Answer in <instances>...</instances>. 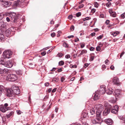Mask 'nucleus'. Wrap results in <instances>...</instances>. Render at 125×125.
Masks as SVG:
<instances>
[{"label": "nucleus", "instance_id": "obj_38", "mask_svg": "<svg viewBox=\"0 0 125 125\" xmlns=\"http://www.w3.org/2000/svg\"><path fill=\"white\" fill-rule=\"evenodd\" d=\"M4 15L2 13H0V20L2 19Z\"/></svg>", "mask_w": 125, "mask_h": 125}, {"label": "nucleus", "instance_id": "obj_50", "mask_svg": "<svg viewBox=\"0 0 125 125\" xmlns=\"http://www.w3.org/2000/svg\"><path fill=\"white\" fill-rule=\"evenodd\" d=\"M72 18H73V16H72L71 15H69L68 17V19L70 20L72 19Z\"/></svg>", "mask_w": 125, "mask_h": 125}, {"label": "nucleus", "instance_id": "obj_39", "mask_svg": "<svg viewBox=\"0 0 125 125\" xmlns=\"http://www.w3.org/2000/svg\"><path fill=\"white\" fill-rule=\"evenodd\" d=\"M105 63L106 64L108 65L109 64V61L108 59H106L105 61Z\"/></svg>", "mask_w": 125, "mask_h": 125}, {"label": "nucleus", "instance_id": "obj_13", "mask_svg": "<svg viewBox=\"0 0 125 125\" xmlns=\"http://www.w3.org/2000/svg\"><path fill=\"white\" fill-rule=\"evenodd\" d=\"M120 91L119 89L115 90L114 93V94L115 96L116 97H119L120 94Z\"/></svg>", "mask_w": 125, "mask_h": 125}, {"label": "nucleus", "instance_id": "obj_16", "mask_svg": "<svg viewBox=\"0 0 125 125\" xmlns=\"http://www.w3.org/2000/svg\"><path fill=\"white\" fill-rule=\"evenodd\" d=\"M112 82L114 84H118L119 83V79L117 77H115L113 79Z\"/></svg>", "mask_w": 125, "mask_h": 125}, {"label": "nucleus", "instance_id": "obj_62", "mask_svg": "<svg viewBox=\"0 0 125 125\" xmlns=\"http://www.w3.org/2000/svg\"><path fill=\"white\" fill-rule=\"evenodd\" d=\"M95 34V33L94 32L92 33L91 34V35L92 36H94Z\"/></svg>", "mask_w": 125, "mask_h": 125}, {"label": "nucleus", "instance_id": "obj_8", "mask_svg": "<svg viewBox=\"0 0 125 125\" xmlns=\"http://www.w3.org/2000/svg\"><path fill=\"white\" fill-rule=\"evenodd\" d=\"M105 86L104 85H101L100 86V88L99 89V93L101 94H104L106 92L105 90Z\"/></svg>", "mask_w": 125, "mask_h": 125}, {"label": "nucleus", "instance_id": "obj_20", "mask_svg": "<svg viewBox=\"0 0 125 125\" xmlns=\"http://www.w3.org/2000/svg\"><path fill=\"white\" fill-rule=\"evenodd\" d=\"M6 29V25L4 24H1V30L2 31L4 32Z\"/></svg>", "mask_w": 125, "mask_h": 125}, {"label": "nucleus", "instance_id": "obj_23", "mask_svg": "<svg viewBox=\"0 0 125 125\" xmlns=\"http://www.w3.org/2000/svg\"><path fill=\"white\" fill-rule=\"evenodd\" d=\"M7 71V70L6 69H2L0 68V74H2L6 73Z\"/></svg>", "mask_w": 125, "mask_h": 125}, {"label": "nucleus", "instance_id": "obj_9", "mask_svg": "<svg viewBox=\"0 0 125 125\" xmlns=\"http://www.w3.org/2000/svg\"><path fill=\"white\" fill-rule=\"evenodd\" d=\"M99 116L100 117V118H99V119H98L97 118L98 117L97 116V115H96V120L95 119H92L91 120L92 123L94 124H96L98 123L99 121L101 119V115H100Z\"/></svg>", "mask_w": 125, "mask_h": 125}, {"label": "nucleus", "instance_id": "obj_56", "mask_svg": "<svg viewBox=\"0 0 125 125\" xmlns=\"http://www.w3.org/2000/svg\"><path fill=\"white\" fill-rule=\"evenodd\" d=\"M85 46V45L83 44H81V48H83Z\"/></svg>", "mask_w": 125, "mask_h": 125}, {"label": "nucleus", "instance_id": "obj_24", "mask_svg": "<svg viewBox=\"0 0 125 125\" xmlns=\"http://www.w3.org/2000/svg\"><path fill=\"white\" fill-rule=\"evenodd\" d=\"M87 116V113H85L83 112L82 113L81 115V117L82 118H85Z\"/></svg>", "mask_w": 125, "mask_h": 125}, {"label": "nucleus", "instance_id": "obj_55", "mask_svg": "<svg viewBox=\"0 0 125 125\" xmlns=\"http://www.w3.org/2000/svg\"><path fill=\"white\" fill-rule=\"evenodd\" d=\"M45 86L47 87L49 85V83L47 82L45 83Z\"/></svg>", "mask_w": 125, "mask_h": 125}, {"label": "nucleus", "instance_id": "obj_43", "mask_svg": "<svg viewBox=\"0 0 125 125\" xmlns=\"http://www.w3.org/2000/svg\"><path fill=\"white\" fill-rule=\"evenodd\" d=\"M74 26L73 25H72L70 27V29L72 31H73L74 30Z\"/></svg>", "mask_w": 125, "mask_h": 125}, {"label": "nucleus", "instance_id": "obj_60", "mask_svg": "<svg viewBox=\"0 0 125 125\" xmlns=\"http://www.w3.org/2000/svg\"><path fill=\"white\" fill-rule=\"evenodd\" d=\"M102 68L103 70H104L106 68V66L104 65H102Z\"/></svg>", "mask_w": 125, "mask_h": 125}, {"label": "nucleus", "instance_id": "obj_53", "mask_svg": "<svg viewBox=\"0 0 125 125\" xmlns=\"http://www.w3.org/2000/svg\"><path fill=\"white\" fill-rule=\"evenodd\" d=\"M90 64H88L87 63H86L84 64V67L86 68Z\"/></svg>", "mask_w": 125, "mask_h": 125}, {"label": "nucleus", "instance_id": "obj_19", "mask_svg": "<svg viewBox=\"0 0 125 125\" xmlns=\"http://www.w3.org/2000/svg\"><path fill=\"white\" fill-rule=\"evenodd\" d=\"M114 91V90L111 88L108 89L106 91V92L108 94L110 95L112 94Z\"/></svg>", "mask_w": 125, "mask_h": 125}, {"label": "nucleus", "instance_id": "obj_47", "mask_svg": "<svg viewBox=\"0 0 125 125\" xmlns=\"http://www.w3.org/2000/svg\"><path fill=\"white\" fill-rule=\"evenodd\" d=\"M103 36L102 35H100V36H99L97 37V39L98 40L101 39H102V38L103 37Z\"/></svg>", "mask_w": 125, "mask_h": 125}, {"label": "nucleus", "instance_id": "obj_31", "mask_svg": "<svg viewBox=\"0 0 125 125\" xmlns=\"http://www.w3.org/2000/svg\"><path fill=\"white\" fill-rule=\"evenodd\" d=\"M63 55V54L61 53H59L57 55V56L59 57H61Z\"/></svg>", "mask_w": 125, "mask_h": 125}, {"label": "nucleus", "instance_id": "obj_35", "mask_svg": "<svg viewBox=\"0 0 125 125\" xmlns=\"http://www.w3.org/2000/svg\"><path fill=\"white\" fill-rule=\"evenodd\" d=\"M16 73L18 74L19 75H21L22 74V72L21 70H19L17 71Z\"/></svg>", "mask_w": 125, "mask_h": 125}, {"label": "nucleus", "instance_id": "obj_15", "mask_svg": "<svg viewBox=\"0 0 125 125\" xmlns=\"http://www.w3.org/2000/svg\"><path fill=\"white\" fill-rule=\"evenodd\" d=\"M3 5L5 7H7L9 6L11 4V2L10 1H5L3 2Z\"/></svg>", "mask_w": 125, "mask_h": 125}, {"label": "nucleus", "instance_id": "obj_51", "mask_svg": "<svg viewBox=\"0 0 125 125\" xmlns=\"http://www.w3.org/2000/svg\"><path fill=\"white\" fill-rule=\"evenodd\" d=\"M96 10L94 9H93L91 10V12L93 13Z\"/></svg>", "mask_w": 125, "mask_h": 125}, {"label": "nucleus", "instance_id": "obj_14", "mask_svg": "<svg viewBox=\"0 0 125 125\" xmlns=\"http://www.w3.org/2000/svg\"><path fill=\"white\" fill-rule=\"evenodd\" d=\"M105 123L107 124L111 125L113 123L112 120L110 119H105L104 121Z\"/></svg>", "mask_w": 125, "mask_h": 125}, {"label": "nucleus", "instance_id": "obj_36", "mask_svg": "<svg viewBox=\"0 0 125 125\" xmlns=\"http://www.w3.org/2000/svg\"><path fill=\"white\" fill-rule=\"evenodd\" d=\"M52 81H55L56 82H57L58 81V77L53 78L52 79Z\"/></svg>", "mask_w": 125, "mask_h": 125}, {"label": "nucleus", "instance_id": "obj_11", "mask_svg": "<svg viewBox=\"0 0 125 125\" xmlns=\"http://www.w3.org/2000/svg\"><path fill=\"white\" fill-rule=\"evenodd\" d=\"M4 65L5 67L8 68H11L12 66V64L10 61L9 60L4 62Z\"/></svg>", "mask_w": 125, "mask_h": 125}, {"label": "nucleus", "instance_id": "obj_45", "mask_svg": "<svg viewBox=\"0 0 125 125\" xmlns=\"http://www.w3.org/2000/svg\"><path fill=\"white\" fill-rule=\"evenodd\" d=\"M96 49L97 51H99L101 50L100 47L99 46H97L96 47Z\"/></svg>", "mask_w": 125, "mask_h": 125}, {"label": "nucleus", "instance_id": "obj_58", "mask_svg": "<svg viewBox=\"0 0 125 125\" xmlns=\"http://www.w3.org/2000/svg\"><path fill=\"white\" fill-rule=\"evenodd\" d=\"M46 52H45L44 51L41 53V54L43 56H44L45 55Z\"/></svg>", "mask_w": 125, "mask_h": 125}, {"label": "nucleus", "instance_id": "obj_30", "mask_svg": "<svg viewBox=\"0 0 125 125\" xmlns=\"http://www.w3.org/2000/svg\"><path fill=\"white\" fill-rule=\"evenodd\" d=\"M90 113L92 115H93L95 113V111L94 108H93L91 109L90 111Z\"/></svg>", "mask_w": 125, "mask_h": 125}, {"label": "nucleus", "instance_id": "obj_48", "mask_svg": "<svg viewBox=\"0 0 125 125\" xmlns=\"http://www.w3.org/2000/svg\"><path fill=\"white\" fill-rule=\"evenodd\" d=\"M4 62L2 60H0V64L4 65Z\"/></svg>", "mask_w": 125, "mask_h": 125}, {"label": "nucleus", "instance_id": "obj_18", "mask_svg": "<svg viewBox=\"0 0 125 125\" xmlns=\"http://www.w3.org/2000/svg\"><path fill=\"white\" fill-rule=\"evenodd\" d=\"M4 31L5 34L8 37L10 34L11 32V30L10 29H8L7 30H5Z\"/></svg>", "mask_w": 125, "mask_h": 125}, {"label": "nucleus", "instance_id": "obj_46", "mask_svg": "<svg viewBox=\"0 0 125 125\" xmlns=\"http://www.w3.org/2000/svg\"><path fill=\"white\" fill-rule=\"evenodd\" d=\"M109 12L110 14H111L112 13H113V12H114V11H113L112 10V9H109Z\"/></svg>", "mask_w": 125, "mask_h": 125}, {"label": "nucleus", "instance_id": "obj_6", "mask_svg": "<svg viewBox=\"0 0 125 125\" xmlns=\"http://www.w3.org/2000/svg\"><path fill=\"white\" fill-rule=\"evenodd\" d=\"M14 94H18L20 93L19 89L17 86L15 85H13L11 88Z\"/></svg>", "mask_w": 125, "mask_h": 125}, {"label": "nucleus", "instance_id": "obj_61", "mask_svg": "<svg viewBox=\"0 0 125 125\" xmlns=\"http://www.w3.org/2000/svg\"><path fill=\"white\" fill-rule=\"evenodd\" d=\"M57 89V88H55L53 89L52 91V93H54L56 91Z\"/></svg>", "mask_w": 125, "mask_h": 125}, {"label": "nucleus", "instance_id": "obj_41", "mask_svg": "<svg viewBox=\"0 0 125 125\" xmlns=\"http://www.w3.org/2000/svg\"><path fill=\"white\" fill-rule=\"evenodd\" d=\"M94 58V57L93 56H91L89 60L90 61H93Z\"/></svg>", "mask_w": 125, "mask_h": 125}, {"label": "nucleus", "instance_id": "obj_12", "mask_svg": "<svg viewBox=\"0 0 125 125\" xmlns=\"http://www.w3.org/2000/svg\"><path fill=\"white\" fill-rule=\"evenodd\" d=\"M100 94L99 93V91H96L94 94V100H96L98 99L99 98Z\"/></svg>", "mask_w": 125, "mask_h": 125}, {"label": "nucleus", "instance_id": "obj_64", "mask_svg": "<svg viewBox=\"0 0 125 125\" xmlns=\"http://www.w3.org/2000/svg\"><path fill=\"white\" fill-rule=\"evenodd\" d=\"M6 20L7 21L9 22L10 21V20L9 18L8 17L6 18Z\"/></svg>", "mask_w": 125, "mask_h": 125}, {"label": "nucleus", "instance_id": "obj_17", "mask_svg": "<svg viewBox=\"0 0 125 125\" xmlns=\"http://www.w3.org/2000/svg\"><path fill=\"white\" fill-rule=\"evenodd\" d=\"M110 109L108 108H106L103 113L104 115L106 116L110 112Z\"/></svg>", "mask_w": 125, "mask_h": 125}, {"label": "nucleus", "instance_id": "obj_1", "mask_svg": "<svg viewBox=\"0 0 125 125\" xmlns=\"http://www.w3.org/2000/svg\"><path fill=\"white\" fill-rule=\"evenodd\" d=\"M94 108L96 110V114L98 117L97 118L99 119L100 115H101V112L103 110V106L101 104H96L95 105Z\"/></svg>", "mask_w": 125, "mask_h": 125}, {"label": "nucleus", "instance_id": "obj_10", "mask_svg": "<svg viewBox=\"0 0 125 125\" xmlns=\"http://www.w3.org/2000/svg\"><path fill=\"white\" fill-rule=\"evenodd\" d=\"M118 107L117 105H115L113 109H112L111 112L114 114H116L118 111Z\"/></svg>", "mask_w": 125, "mask_h": 125}, {"label": "nucleus", "instance_id": "obj_32", "mask_svg": "<svg viewBox=\"0 0 125 125\" xmlns=\"http://www.w3.org/2000/svg\"><path fill=\"white\" fill-rule=\"evenodd\" d=\"M119 32H114L112 33V35L114 36H116L117 34L119 33Z\"/></svg>", "mask_w": 125, "mask_h": 125}, {"label": "nucleus", "instance_id": "obj_33", "mask_svg": "<svg viewBox=\"0 0 125 125\" xmlns=\"http://www.w3.org/2000/svg\"><path fill=\"white\" fill-rule=\"evenodd\" d=\"M91 19L90 17H86L83 19V21H85L86 20H88Z\"/></svg>", "mask_w": 125, "mask_h": 125}, {"label": "nucleus", "instance_id": "obj_5", "mask_svg": "<svg viewBox=\"0 0 125 125\" xmlns=\"http://www.w3.org/2000/svg\"><path fill=\"white\" fill-rule=\"evenodd\" d=\"M24 0H18L15 1L13 3V6L18 7H21L24 4Z\"/></svg>", "mask_w": 125, "mask_h": 125}, {"label": "nucleus", "instance_id": "obj_29", "mask_svg": "<svg viewBox=\"0 0 125 125\" xmlns=\"http://www.w3.org/2000/svg\"><path fill=\"white\" fill-rule=\"evenodd\" d=\"M110 16L113 17H116V15L115 12H113L112 13L110 14Z\"/></svg>", "mask_w": 125, "mask_h": 125}, {"label": "nucleus", "instance_id": "obj_37", "mask_svg": "<svg viewBox=\"0 0 125 125\" xmlns=\"http://www.w3.org/2000/svg\"><path fill=\"white\" fill-rule=\"evenodd\" d=\"M111 5V3L110 2H108L106 4V5L108 7H109Z\"/></svg>", "mask_w": 125, "mask_h": 125}, {"label": "nucleus", "instance_id": "obj_22", "mask_svg": "<svg viewBox=\"0 0 125 125\" xmlns=\"http://www.w3.org/2000/svg\"><path fill=\"white\" fill-rule=\"evenodd\" d=\"M0 111L3 113L5 112L6 110H8V108H5L3 106V107L0 108Z\"/></svg>", "mask_w": 125, "mask_h": 125}, {"label": "nucleus", "instance_id": "obj_57", "mask_svg": "<svg viewBox=\"0 0 125 125\" xmlns=\"http://www.w3.org/2000/svg\"><path fill=\"white\" fill-rule=\"evenodd\" d=\"M51 36L52 37H53L55 35V33L54 32H53L51 34Z\"/></svg>", "mask_w": 125, "mask_h": 125}, {"label": "nucleus", "instance_id": "obj_44", "mask_svg": "<svg viewBox=\"0 0 125 125\" xmlns=\"http://www.w3.org/2000/svg\"><path fill=\"white\" fill-rule=\"evenodd\" d=\"M81 15V13L80 12H78L76 13V16L77 17H78L80 16Z\"/></svg>", "mask_w": 125, "mask_h": 125}, {"label": "nucleus", "instance_id": "obj_2", "mask_svg": "<svg viewBox=\"0 0 125 125\" xmlns=\"http://www.w3.org/2000/svg\"><path fill=\"white\" fill-rule=\"evenodd\" d=\"M6 80L9 81H14L17 79V75L14 74H9L6 77Z\"/></svg>", "mask_w": 125, "mask_h": 125}, {"label": "nucleus", "instance_id": "obj_27", "mask_svg": "<svg viewBox=\"0 0 125 125\" xmlns=\"http://www.w3.org/2000/svg\"><path fill=\"white\" fill-rule=\"evenodd\" d=\"M13 112H11L9 114L6 115L7 116L8 118H9L13 114Z\"/></svg>", "mask_w": 125, "mask_h": 125}, {"label": "nucleus", "instance_id": "obj_40", "mask_svg": "<svg viewBox=\"0 0 125 125\" xmlns=\"http://www.w3.org/2000/svg\"><path fill=\"white\" fill-rule=\"evenodd\" d=\"M94 6L96 8H97L98 6V3L96 2H94Z\"/></svg>", "mask_w": 125, "mask_h": 125}, {"label": "nucleus", "instance_id": "obj_4", "mask_svg": "<svg viewBox=\"0 0 125 125\" xmlns=\"http://www.w3.org/2000/svg\"><path fill=\"white\" fill-rule=\"evenodd\" d=\"M5 15H8L10 16L11 18H13V21L14 22H16L18 20V17L17 16H16V13L13 12H10L5 13Z\"/></svg>", "mask_w": 125, "mask_h": 125}, {"label": "nucleus", "instance_id": "obj_63", "mask_svg": "<svg viewBox=\"0 0 125 125\" xmlns=\"http://www.w3.org/2000/svg\"><path fill=\"white\" fill-rule=\"evenodd\" d=\"M100 16L102 18H104L105 17V16L103 14H101L100 15Z\"/></svg>", "mask_w": 125, "mask_h": 125}, {"label": "nucleus", "instance_id": "obj_3", "mask_svg": "<svg viewBox=\"0 0 125 125\" xmlns=\"http://www.w3.org/2000/svg\"><path fill=\"white\" fill-rule=\"evenodd\" d=\"M12 52L10 50H5L3 54V56L5 58L9 59L10 58L12 55Z\"/></svg>", "mask_w": 125, "mask_h": 125}, {"label": "nucleus", "instance_id": "obj_7", "mask_svg": "<svg viewBox=\"0 0 125 125\" xmlns=\"http://www.w3.org/2000/svg\"><path fill=\"white\" fill-rule=\"evenodd\" d=\"M6 94L7 96L11 97L14 96V94L12 89H8L7 90Z\"/></svg>", "mask_w": 125, "mask_h": 125}, {"label": "nucleus", "instance_id": "obj_25", "mask_svg": "<svg viewBox=\"0 0 125 125\" xmlns=\"http://www.w3.org/2000/svg\"><path fill=\"white\" fill-rule=\"evenodd\" d=\"M87 51L85 50H83L81 52L80 54H79L80 55H83V54L87 53Z\"/></svg>", "mask_w": 125, "mask_h": 125}, {"label": "nucleus", "instance_id": "obj_49", "mask_svg": "<svg viewBox=\"0 0 125 125\" xmlns=\"http://www.w3.org/2000/svg\"><path fill=\"white\" fill-rule=\"evenodd\" d=\"M70 55L69 54H67L65 55V58L67 59H68L70 58Z\"/></svg>", "mask_w": 125, "mask_h": 125}, {"label": "nucleus", "instance_id": "obj_26", "mask_svg": "<svg viewBox=\"0 0 125 125\" xmlns=\"http://www.w3.org/2000/svg\"><path fill=\"white\" fill-rule=\"evenodd\" d=\"M5 88L2 85H0V91L1 92L4 91L5 90Z\"/></svg>", "mask_w": 125, "mask_h": 125}, {"label": "nucleus", "instance_id": "obj_52", "mask_svg": "<svg viewBox=\"0 0 125 125\" xmlns=\"http://www.w3.org/2000/svg\"><path fill=\"white\" fill-rule=\"evenodd\" d=\"M16 112L17 114L18 115H20L21 113V112L20 110H17Z\"/></svg>", "mask_w": 125, "mask_h": 125}, {"label": "nucleus", "instance_id": "obj_54", "mask_svg": "<svg viewBox=\"0 0 125 125\" xmlns=\"http://www.w3.org/2000/svg\"><path fill=\"white\" fill-rule=\"evenodd\" d=\"M94 49L95 48H94L92 47H91L90 48V50L91 51H93Z\"/></svg>", "mask_w": 125, "mask_h": 125}, {"label": "nucleus", "instance_id": "obj_28", "mask_svg": "<svg viewBox=\"0 0 125 125\" xmlns=\"http://www.w3.org/2000/svg\"><path fill=\"white\" fill-rule=\"evenodd\" d=\"M62 46L65 48H68L69 46V45L67 43L64 42L63 43Z\"/></svg>", "mask_w": 125, "mask_h": 125}, {"label": "nucleus", "instance_id": "obj_59", "mask_svg": "<svg viewBox=\"0 0 125 125\" xmlns=\"http://www.w3.org/2000/svg\"><path fill=\"white\" fill-rule=\"evenodd\" d=\"M110 68L111 70H113L114 69V67L112 65L110 66Z\"/></svg>", "mask_w": 125, "mask_h": 125}, {"label": "nucleus", "instance_id": "obj_34", "mask_svg": "<svg viewBox=\"0 0 125 125\" xmlns=\"http://www.w3.org/2000/svg\"><path fill=\"white\" fill-rule=\"evenodd\" d=\"M64 62L62 61H61L59 62V64L60 66L64 64Z\"/></svg>", "mask_w": 125, "mask_h": 125}, {"label": "nucleus", "instance_id": "obj_21", "mask_svg": "<svg viewBox=\"0 0 125 125\" xmlns=\"http://www.w3.org/2000/svg\"><path fill=\"white\" fill-rule=\"evenodd\" d=\"M5 39L4 35L0 33V41L3 42Z\"/></svg>", "mask_w": 125, "mask_h": 125}, {"label": "nucleus", "instance_id": "obj_42", "mask_svg": "<svg viewBox=\"0 0 125 125\" xmlns=\"http://www.w3.org/2000/svg\"><path fill=\"white\" fill-rule=\"evenodd\" d=\"M121 16L122 18L124 19L125 17V13H124L122 14L121 15Z\"/></svg>", "mask_w": 125, "mask_h": 125}]
</instances>
